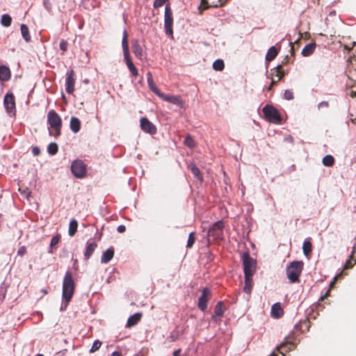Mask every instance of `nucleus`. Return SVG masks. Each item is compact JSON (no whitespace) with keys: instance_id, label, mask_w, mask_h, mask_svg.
Here are the masks:
<instances>
[{"instance_id":"de8ad7c7","label":"nucleus","mask_w":356,"mask_h":356,"mask_svg":"<svg viewBox=\"0 0 356 356\" xmlns=\"http://www.w3.org/2000/svg\"><path fill=\"white\" fill-rule=\"evenodd\" d=\"M26 248L25 246H22L20 247L18 250H17V254L22 257L26 253Z\"/></svg>"},{"instance_id":"f704fd0d","label":"nucleus","mask_w":356,"mask_h":356,"mask_svg":"<svg viewBox=\"0 0 356 356\" xmlns=\"http://www.w3.org/2000/svg\"><path fill=\"white\" fill-rule=\"evenodd\" d=\"M225 64L222 60L217 59L213 63V68L215 70L221 71L224 69Z\"/></svg>"},{"instance_id":"c85d7f7f","label":"nucleus","mask_w":356,"mask_h":356,"mask_svg":"<svg viewBox=\"0 0 356 356\" xmlns=\"http://www.w3.org/2000/svg\"><path fill=\"white\" fill-rule=\"evenodd\" d=\"M20 29H21L22 36L23 37L24 40L26 42H30L31 41V36H30V34H29V30L28 26L26 24H22L20 26Z\"/></svg>"},{"instance_id":"58836bf2","label":"nucleus","mask_w":356,"mask_h":356,"mask_svg":"<svg viewBox=\"0 0 356 356\" xmlns=\"http://www.w3.org/2000/svg\"><path fill=\"white\" fill-rule=\"evenodd\" d=\"M184 144L189 147H193L195 145V141L191 136L186 137Z\"/></svg>"},{"instance_id":"dca6fc26","label":"nucleus","mask_w":356,"mask_h":356,"mask_svg":"<svg viewBox=\"0 0 356 356\" xmlns=\"http://www.w3.org/2000/svg\"><path fill=\"white\" fill-rule=\"evenodd\" d=\"M147 84H148L149 89L158 97L159 95H161V92H160L159 88L156 86V85L153 81L152 74L150 72H148L147 73Z\"/></svg>"},{"instance_id":"bb28decb","label":"nucleus","mask_w":356,"mask_h":356,"mask_svg":"<svg viewBox=\"0 0 356 356\" xmlns=\"http://www.w3.org/2000/svg\"><path fill=\"white\" fill-rule=\"evenodd\" d=\"M275 72L279 74V73H281V75L276 79L274 77H272V81H271V85L268 87V90H271L273 86L277 82H278L279 81H280L282 77L285 75V72L282 70V66L281 65H277L276 67H275Z\"/></svg>"},{"instance_id":"a18cd8bd","label":"nucleus","mask_w":356,"mask_h":356,"mask_svg":"<svg viewBox=\"0 0 356 356\" xmlns=\"http://www.w3.org/2000/svg\"><path fill=\"white\" fill-rule=\"evenodd\" d=\"M69 302H70V301H67L66 300H63V302L61 304L60 311H61V312L65 311L67 309Z\"/></svg>"},{"instance_id":"8fccbe9b","label":"nucleus","mask_w":356,"mask_h":356,"mask_svg":"<svg viewBox=\"0 0 356 356\" xmlns=\"http://www.w3.org/2000/svg\"><path fill=\"white\" fill-rule=\"evenodd\" d=\"M32 153L34 156H38L40 154V150L39 149V147H34L33 149H32Z\"/></svg>"},{"instance_id":"b1692460","label":"nucleus","mask_w":356,"mask_h":356,"mask_svg":"<svg viewBox=\"0 0 356 356\" xmlns=\"http://www.w3.org/2000/svg\"><path fill=\"white\" fill-rule=\"evenodd\" d=\"M283 314V310L280 303H275L271 307V316L275 318H280Z\"/></svg>"},{"instance_id":"ddd939ff","label":"nucleus","mask_w":356,"mask_h":356,"mask_svg":"<svg viewBox=\"0 0 356 356\" xmlns=\"http://www.w3.org/2000/svg\"><path fill=\"white\" fill-rule=\"evenodd\" d=\"M74 72L73 70L67 73L65 79V90L68 94H72L74 91Z\"/></svg>"},{"instance_id":"052dcab7","label":"nucleus","mask_w":356,"mask_h":356,"mask_svg":"<svg viewBox=\"0 0 356 356\" xmlns=\"http://www.w3.org/2000/svg\"><path fill=\"white\" fill-rule=\"evenodd\" d=\"M350 266V262L349 261H346L345 266H344V268L345 269H348L349 268Z\"/></svg>"},{"instance_id":"09e8293b","label":"nucleus","mask_w":356,"mask_h":356,"mask_svg":"<svg viewBox=\"0 0 356 356\" xmlns=\"http://www.w3.org/2000/svg\"><path fill=\"white\" fill-rule=\"evenodd\" d=\"M329 106L328 102L323 101L318 104V108L320 109L321 107L327 108Z\"/></svg>"},{"instance_id":"0eeeda50","label":"nucleus","mask_w":356,"mask_h":356,"mask_svg":"<svg viewBox=\"0 0 356 356\" xmlns=\"http://www.w3.org/2000/svg\"><path fill=\"white\" fill-rule=\"evenodd\" d=\"M173 17L172 12L169 5H166L165 8L164 15V29L166 35L172 36L173 34L172 31Z\"/></svg>"},{"instance_id":"603ef678","label":"nucleus","mask_w":356,"mask_h":356,"mask_svg":"<svg viewBox=\"0 0 356 356\" xmlns=\"http://www.w3.org/2000/svg\"><path fill=\"white\" fill-rule=\"evenodd\" d=\"M209 6L208 3L207 2V0H202V3L200 6L199 7V9H204V6Z\"/></svg>"},{"instance_id":"7c9ffc66","label":"nucleus","mask_w":356,"mask_h":356,"mask_svg":"<svg viewBox=\"0 0 356 356\" xmlns=\"http://www.w3.org/2000/svg\"><path fill=\"white\" fill-rule=\"evenodd\" d=\"M77 227H78L77 220L75 219H72L70 222L68 234L70 236H73L77 231Z\"/></svg>"},{"instance_id":"ea45409f","label":"nucleus","mask_w":356,"mask_h":356,"mask_svg":"<svg viewBox=\"0 0 356 356\" xmlns=\"http://www.w3.org/2000/svg\"><path fill=\"white\" fill-rule=\"evenodd\" d=\"M102 342L99 340H95L90 350V353H94L99 349L101 347Z\"/></svg>"},{"instance_id":"a878e982","label":"nucleus","mask_w":356,"mask_h":356,"mask_svg":"<svg viewBox=\"0 0 356 356\" xmlns=\"http://www.w3.org/2000/svg\"><path fill=\"white\" fill-rule=\"evenodd\" d=\"M316 48L315 43H309L305 46V47L302 50V55L303 56H309L313 54Z\"/></svg>"},{"instance_id":"4d7b16f0","label":"nucleus","mask_w":356,"mask_h":356,"mask_svg":"<svg viewBox=\"0 0 356 356\" xmlns=\"http://www.w3.org/2000/svg\"><path fill=\"white\" fill-rule=\"evenodd\" d=\"M181 353V349H177L173 352V356H179Z\"/></svg>"},{"instance_id":"72a5a7b5","label":"nucleus","mask_w":356,"mask_h":356,"mask_svg":"<svg viewBox=\"0 0 356 356\" xmlns=\"http://www.w3.org/2000/svg\"><path fill=\"white\" fill-rule=\"evenodd\" d=\"M322 162L324 165L330 167L334 164V159L332 155H326L323 157Z\"/></svg>"},{"instance_id":"680f3d73","label":"nucleus","mask_w":356,"mask_h":356,"mask_svg":"<svg viewBox=\"0 0 356 356\" xmlns=\"http://www.w3.org/2000/svg\"><path fill=\"white\" fill-rule=\"evenodd\" d=\"M338 276L339 275H337L334 277V280L330 283V286H332L334 284V282H335L336 280L337 279Z\"/></svg>"},{"instance_id":"2eb2a0df","label":"nucleus","mask_w":356,"mask_h":356,"mask_svg":"<svg viewBox=\"0 0 356 356\" xmlns=\"http://www.w3.org/2000/svg\"><path fill=\"white\" fill-rule=\"evenodd\" d=\"M132 51L137 58L142 59L143 56V47L137 40H134L132 41Z\"/></svg>"},{"instance_id":"f8f14e48","label":"nucleus","mask_w":356,"mask_h":356,"mask_svg":"<svg viewBox=\"0 0 356 356\" xmlns=\"http://www.w3.org/2000/svg\"><path fill=\"white\" fill-rule=\"evenodd\" d=\"M140 125L141 129L146 133L149 134H155L156 132V127L146 118L143 117L140 118Z\"/></svg>"},{"instance_id":"9d476101","label":"nucleus","mask_w":356,"mask_h":356,"mask_svg":"<svg viewBox=\"0 0 356 356\" xmlns=\"http://www.w3.org/2000/svg\"><path fill=\"white\" fill-rule=\"evenodd\" d=\"M159 97H161L164 101L177 105L180 108H183L184 106V102L181 98V97L179 95H165L161 92V95H159Z\"/></svg>"},{"instance_id":"e2e57ef3","label":"nucleus","mask_w":356,"mask_h":356,"mask_svg":"<svg viewBox=\"0 0 356 356\" xmlns=\"http://www.w3.org/2000/svg\"><path fill=\"white\" fill-rule=\"evenodd\" d=\"M350 95L352 97H356V92L355 91H351Z\"/></svg>"},{"instance_id":"c03bdc74","label":"nucleus","mask_w":356,"mask_h":356,"mask_svg":"<svg viewBox=\"0 0 356 356\" xmlns=\"http://www.w3.org/2000/svg\"><path fill=\"white\" fill-rule=\"evenodd\" d=\"M168 0H154V7L159 8L161 7Z\"/></svg>"},{"instance_id":"c756f323","label":"nucleus","mask_w":356,"mask_h":356,"mask_svg":"<svg viewBox=\"0 0 356 356\" xmlns=\"http://www.w3.org/2000/svg\"><path fill=\"white\" fill-rule=\"evenodd\" d=\"M302 251L305 256H308L312 251V244L308 238L303 242Z\"/></svg>"},{"instance_id":"4c0bfd02","label":"nucleus","mask_w":356,"mask_h":356,"mask_svg":"<svg viewBox=\"0 0 356 356\" xmlns=\"http://www.w3.org/2000/svg\"><path fill=\"white\" fill-rule=\"evenodd\" d=\"M195 241V233L191 232L188 235L186 247L191 248L193 245Z\"/></svg>"},{"instance_id":"7ed1b4c3","label":"nucleus","mask_w":356,"mask_h":356,"mask_svg":"<svg viewBox=\"0 0 356 356\" xmlns=\"http://www.w3.org/2000/svg\"><path fill=\"white\" fill-rule=\"evenodd\" d=\"M47 123L50 128L55 131V137L60 135V130L62 127V120L58 114L54 111L51 110L47 113Z\"/></svg>"},{"instance_id":"20e7f679","label":"nucleus","mask_w":356,"mask_h":356,"mask_svg":"<svg viewBox=\"0 0 356 356\" xmlns=\"http://www.w3.org/2000/svg\"><path fill=\"white\" fill-rule=\"evenodd\" d=\"M244 276L252 277L256 270V261L252 259L248 252L242 254Z\"/></svg>"},{"instance_id":"e433bc0d","label":"nucleus","mask_w":356,"mask_h":356,"mask_svg":"<svg viewBox=\"0 0 356 356\" xmlns=\"http://www.w3.org/2000/svg\"><path fill=\"white\" fill-rule=\"evenodd\" d=\"M126 64H127L129 71L132 74V75L134 76H136L138 75V70H137L136 67H135V65H134L133 62L130 61Z\"/></svg>"},{"instance_id":"39448f33","label":"nucleus","mask_w":356,"mask_h":356,"mask_svg":"<svg viewBox=\"0 0 356 356\" xmlns=\"http://www.w3.org/2000/svg\"><path fill=\"white\" fill-rule=\"evenodd\" d=\"M263 113L269 122L276 124L281 123L282 118L277 110L273 106L266 105L263 108Z\"/></svg>"},{"instance_id":"338daca9","label":"nucleus","mask_w":356,"mask_h":356,"mask_svg":"<svg viewBox=\"0 0 356 356\" xmlns=\"http://www.w3.org/2000/svg\"><path fill=\"white\" fill-rule=\"evenodd\" d=\"M48 252H49V253H51L52 252V251L51 250H49Z\"/></svg>"},{"instance_id":"1a4fd4ad","label":"nucleus","mask_w":356,"mask_h":356,"mask_svg":"<svg viewBox=\"0 0 356 356\" xmlns=\"http://www.w3.org/2000/svg\"><path fill=\"white\" fill-rule=\"evenodd\" d=\"M223 227V222L221 220L217 221L209 228L207 234L216 239L220 238L222 236Z\"/></svg>"},{"instance_id":"6e6d98bb","label":"nucleus","mask_w":356,"mask_h":356,"mask_svg":"<svg viewBox=\"0 0 356 356\" xmlns=\"http://www.w3.org/2000/svg\"><path fill=\"white\" fill-rule=\"evenodd\" d=\"M274 72L271 74V76L272 77H279L280 75H281V73H279L277 74L276 72H275V67L273 70Z\"/></svg>"},{"instance_id":"2f4dec72","label":"nucleus","mask_w":356,"mask_h":356,"mask_svg":"<svg viewBox=\"0 0 356 356\" xmlns=\"http://www.w3.org/2000/svg\"><path fill=\"white\" fill-rule=\"evenodd\" d=\"M245 277V286H244V288H243V291L246 293H250L251 292V290H252V279L251 276H244Z\"/></svg>"},{"instance_id":"4468645a","label":"nucleus","mask_w":356,"mask_h":356,"mask_svg":"<svg viewBox=\"0 0 356 356\" xmlns=\"http://www.w3.org/2000/svg\"><path fill=\"white\" fill-rule=\"evenodd\" d=\"M128 34L126 30L123 32V37L122 40V46L123 49V54L125 63H127L131 61L130 58L129 51V44H128Z\"/></svg>"},{"instance_id":"393cba45","label":"nucleus","mask_w":356,"mask_h":356,"mask_svg":"<svg viewBox=\"0 0 356 356\" xmlns=\"http://www.w3.org/2000/svg\"><path fill=\"white\" fill-rule=\"evenodd\" d=\"M188 168L197 180H199L200 181H202L203 177L200 173L199 168L196 166L195 163H190L188 165Z\"/></svg>"},{"instance_id":"9b49d317","label":"nucleus","mask_w":356,"mask_h":356,"mask_svg":"<svg viewBox=\"0 0 356 356\" xmlns=\"http://www.w3.org/2000/svg\"><path fill=\"white\" fill-rule=\"evenodd\" d=\"M210 293V290L208 288H204L198 298V307L202 312H204L207 307V301Z\"/></svg>"},{"instance_id":"6ab92c4d","label":"nucleus","mask_w":356,"mask_h":356,"mask_svg":"<svg viewBox=\"0 0 356 356\" xmlns=\"http://www.w3.org/2000/svg\"><path fill=\"white\" fill-rule=\"evenodd\" d=\"M70 127L73 133H78L81 129V122L79 119L76 117L72 116L70 119Z\"/></svg>"},{"instance_id":"13d9d810","label":"nucleus","mask_w":356,"mask_h":356,"mask_svg":"<svg viewBox=\"0 0 356 356\" xmlns=\"http://www.w3.org/2000/svg\"><path fill=\"white\" fill-rule=\"evenodd\" d=\"M169 338L171 339V341H175L177 339V337L174 335L172 333L169 336Z\"/></svg>"},{"instance_id":"f3484780","label":"nucleus","mask_w":356,"mask_h":356,"mask_svg":"<svg viewBox=\"0 0 356 356\" xmlns=\"http://www.w3.org/2000/svg\"><path fill=\"white\" fill-rule=\"evenodd\" d=\"M225 307L222 303V302H218L214 309V314L212 316V318L216 320L217 318H221L225 312Z\"/></svg>"},{"instance_id":"c9c22d12","label":"nucleus","mask_w":356,"mask_h":356,"mask_svg":"<svg viewBox=\"0 0 356 356\" xmlns=\"http://www.w3.org/2000/svg\"><path fill=\"white\" fill-rule=\"evenodd\" d=\"M58 150V145L56 143H51L47 147V152L51 155H55Z\"/></svg>"},{"instance_id":"49530a36","label":"nucleus","mask_w":356,"mask_h":356,"mask_svg":"<svg viewBox=\"0 0 356 356\" xmlns=\"http://www.w3.org/2000/svg\"><path fill=\"white\" fill-rule=\"evenodd\" d=\"M43 6L44 7L48 10L49 11L51 10V3L49 1V0H44L43 1Z\"/></svg>"},{"instance_id":"6e6552de","label":"nucleus","mask_w":356,"mask_h":356,"mask_svg":"<svg viewBox=\"0 0 356 356\" xmlns=\"http://www.w3.org/2000/svg\"><path fill=\"white\" fill-rule=\"evenodd\" d=\"M71 171L76 178H83L86 174V165L81 160H75L71 164Z\"/></svg>"},{"instance_id":"a19ab883","label":"nucleus","mask_w":356,"mask_h":356,"mask_svg":"<svg viewBox=\"0 0 356 356\" xmlns=\"http://www.w3.org/2000/svg\"><path fill=\"white\" fill-rule=\"evenodd\" d=\"M60 238V235H56L52 237L49 245L51 249L55 247L59 243Z\"/></svg>"},{"instance_id":"864d4df0","label":"nucleus","mask_w":356,"mask_h":356,"mask_svg":"<svg viewBox=\"0 0 356 356\" xmlns=\"http://www.w3.org/2000/svg\"><path fill=\"white\" fill-rule=\"evenodd\" d=\"M284 141L289 142V143H292L293 141V139L291 136H287L286 137L284 138Z\"/></svg>"},{"instance_id":"5701e85b","label":"nucleus","mask_w":356,"mask_h":356,"mask_svg":"<svg viewBox=\"0 0 356 356\" xmlns=\"http://www.w3.org/2000/svg\"><path fill=\"white\" fill-rule=\"evenodd\" d=\"M97 243L95 242L87 243L86 251L84 252V257L88 260L93 254L95 248H97Z\"/></svg>"},{"instance_id":"79ce46f5","label":"nucleus","mask_w":356,"mask_h":356,"mask_svg":"<svg viewBox=\"0 0 356 356\" xmlns=\"http://www.w3.org/2000/svg\"><path fill=\"white\" fill-rule=\"evenodd\" d=\"M284 98L286 100H291L293 99V92L291 90H286L284 92Z\"/></svg>"},{"instance_id":"a211bd4d","label":"nucleus","mask_w":356,"mask_h":356,"mask_svg":"<svg viewBox=\"0 0 356 356\" xmlns=\"http://www.w3.org/2000/svg\"><path fill=\"white\" fill-rule=\"evenodd\" d=\"M113 256L114 248H109L105 252H103L101 258V262L102 264H107L113 259Z\"/></svg>"},{"instance_id":"5fc2aeb1","label":"nucleus","mask_w":356,"mask_h":356,"mask_svg":"<svg viewBox=\"0 0 356 356\" xmlns=\"http://www.w3.org/2000/svg\"><path fill=\"white\" fill-rule=\"evenodd\" d=\"M329 293H330V291H327L326 293L323 295V296H321L319 300H323L324 299H325L328 296H329Z\"/></svg>"},{"instance_id":"f257e3e1","label":"nucleus","mask_w":356,"mask_h":356,"mask_svg":"<svg viewBox=\"0 0 356 356\" xmlns=\"http://www.w3.org/2000/svg\"><path fill=\"white\" fill-rule=\"evenodd\" d=\"M75 284L72 277V274L70 270L65 273L63 282L62 298L67 301H70L74 292Z\"/></svg>"},{"instance_id":"f03ea898","label":"nucleus","mask_w":356,"mask_h":356,"mask_svg":"<svg viewBox=\"0 0 356 356\" xmlns=\"http://www.w3.org/2000/svg\"><path fill=\"white\" fill-rule=\"evenodd\" d=\"M303 265L302 261H293L286 267L287 277L291 283L300 282L299 277L302 271Z\"/></svg>"},{"instance_id":"473e14b6","label":"nucleus","mask_w":356,"mask_h":356,"mask_svg":"<svg viewBox=\"0 0 356 356\" xmlns=\"http://www.w3.org/2000/svg\"><path fill=\"white\" fill-rule=\"evenodd\" d=\"M12 22V17L8 14H3L1 16V24L4 27H8L10 26Z\"/></svg>"},{"instance_id":"4be33fe9","label":"nucleus","mask_w":356,"mask_h":356,"mask_svg":"<svg viewBox=\"0 0 356 356\" xmlns=\"http://www.w3.org/2000/svg\"><path fill=\"white\" fill-rule=\"evenodd\" d=\"M141 316V313H136L134 315L131 316L127 320L126 327H131L136 325L140 321Z\"/></svg>"},{"instance_id":"423d86ee","label":"nucleus","mask_w":356,"mask_h":356,"mask_svg":"<svg viewBox=\"0 0 356 356\" xmlns=\"http://www.w3.org/2000/svg\"><path fill=\"white\" fill-rule=\"evenodd\" d=\"M3 106L6 113L10 117H15L16 114L15 96L12 92L6 94L3 98Z\"/></svg>"},{"instance_id":"69168bd1","label":"nucleus","mask_w":356,"mask_h":356,"mask_svg":"<svg viewBox=\"0 0 356 356\" xmlns=\"http://www.w3.org/2000/svg\"><path fill=\"white\" fill-rule=\"evenodd\" d=\"M35 356H44L42 354H38Z\"/></svg>"},{"instance_id":"37998d69","label":"nucleus","mask_w":356,"mask_h":356,"mask_svg":"<svg viewBox=\"0 0 356 356\" xmlns=\"http://www.w3.org/2000/svg\"><path fill=\"white\" fill-rule=\"evenodd\" d=\"M67 45H68V43H67V42L66 40H60L59 47H60V49L63 51H67Z\"/></svg>"},{"instance_id":"412c9836","label":"nucleus","mask_w":356,"mask_h":356,"mask_svg":"<svg viewBox=\"0 0 356 356\" xmlns=\"http://www.w3.org/2000/svg\"><path fill=\"white\" fill-rule=\"evenodd\" d=\"M10 69L5 66V65H1L0 66V80L2 81H6L10 79Z\"/></svg>"},{"instance_id":"0e129e2a","label":"nucleus","mask_w":356,"mask_h":356,"mask_svg":"<svg viewBox=\"0 0 356 356\" xmlns=\"http://www.w3.org/2000/svg\"><path fill=\"white\" fill-rule=\"evenodd\" d=\"M350 120H351V122H352L353 123H355V124H356V118L351 119Z\"/></svg>"},{"instance_id":"bf43d9fd","label":"nucleus","mask_w":356,"mask_h":356,"mask_svg":"<svg viewBox=\"0 0 356 356\" xmlns=\"http://www.w3.org/2000/svg\"><path fill=\"white\" fill-rule=\"evenodd\" d=\"M111 356H121V353L118 351H114L112 353Z\"/></svg>"},{"instance_id":"aec40b11","label":"nucleus","mask_w":356,"mask_h":356,"mask_svg":"<svg viewBox=\"0 0 356 356\" xmlns=\"http://www.w3.org/2000/svg\"><path fill=\"white\" fill-rule=\"evenodd\" d=\"M286 340V341L285 343H282L279 347H277L282 356H284V351L288 352L295 348V344L293 343L288 341V339Z\"/></svg>"},{"instance_id":"3c124183","label":"nucleus","mask_w":356,"mask_h":356,"mask_svg":"<svg viewBox=\"0 0 356 356\" xmlns=\"http://www.w3.org/2000/svg\"><path fill=\"white\" fill-rule=\"evenodd\" d=\"M126 229L124 225H120L118 227L117 230L119 233H123Z\"/></svg>"},{"instance_id":"cd10ccee","label":"nucleus","mask_w":356,"mask_h":356,"mask_svg":"<svg viewBox=\"0 0 356 356\" xmlns=\"http://www.w3.org/2000/svg\"><path fill=\"white\" fill-rule=\"evenodd\" d=\"M278 54V51L275 47L273 46L269 48L268 52L266 55V60L267 61H271L275 58L277 55Z\"/></svg>"}]
</instances>
